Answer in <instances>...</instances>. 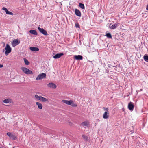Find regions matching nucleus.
Returning a JSON list of instances; mask_svg holds the SVG:
<instances>
[{
    "label": "nucleus",
    "mask_w": 148,
    "mask_h": 148,
    "mask_svg": "<svg viewBox=\"0 0 148 148\" xmlns=\"http://www.w3.org/2000/svg\"><path fill=\"white\" fill-rule=\"evenodd\" d=\"M5 51V54L6 55H8L11 51V48L8 44H6V47L5 48V49H3V51Z\"/></svg>",
    "instance_id": "f257e3e1"
},
{
    "label": "nucleus",
    "mask_w": 148,
    "mask_h": 148,
    "mask_svg": "<svg viewBox=\"0 0 148 148\" xmlns=\"http://www.w3.org/2000/svg\"><path fill=\"white\" fill-rule=\"evenodd\" d=\"M21 69L27 74H33L32 72L27 68L23 67L21 68Z\"/></svg>",
    "instance_id": "f03ea898"
},
{
    "label": "nucleus",
    "mask_w": 148,
    "mask_h": 148,
    "mask_svg": "<svg viewBox=\"0 0 148 148\" xmlns=\"http://www.w3.org/2000/svg\"><path fill=\"white\" fill-rule=\"evenodd\" d=\"M46 76V74L43 73L39 74L36 78V79L37 80H41L43 78H45Z\"/></svg>",
    "instance_id": "7ed1b4c3"
},
{
    "label": "nucleus",
    "mask_w": 148,
    "mask_h": 148,
    "mask_svg": "<svg viewBox=\"0 0 148 148\" xmlns=\"http://www.w3.org/2000/svg\"><path fill=\"white\" fill-rule=\"evenodd\" d=\"M38 29L40 32L43 35L45 36L48 35V34L47 31L45 30H44L43 28H41L40 27H38Z\"/></svg>",
    "instance_id": "20e7f679"
},
{
    "label": "nucleus",
    "mask_w": 148,
    "mask_h": 148,
    "mask_svg": "<svg viewBox=\"0 0 148 148\" xmlns=\"http://www.w3.org/2000/svg\"><path fill=\"white\" fill-rule=\"evenodd\" d=\"M20 43V41L18 39L14 40L12 42V45L13 47H14L18 45Z\"/></svg>",
    "instance_id": "39448f33"
},
{
    "label": "nucleus",
    "mask_w": 148,
    "mask_h": 148,
    "mask_svg": "<svg viewBox=\"0 0 148 148\" xmlns=\"http://www.w3.org/2000/svg\"><path fill=\"white\" fill-rule=\"evenodd\" d=\"M7 135L10 138H12L14 140H16L17 138L16 137L15 135L10 132H8L7 133Z\"/></svg>",
    "instance_id": "423d86ee"
},
{
    "label": "nucleus",
    "mask_w": 148,
    "mask_h": 148,
    "mask_svg": "<svg viewBox=\"0 0 148 148\" xmlns=\"http://www.w3.org/2000/svg\"><path fill=\"white\" fill-rule=\"evenodd\" d=\"M118 23H115L112 24L111 23L109 25V28L111 29H114L116 28L118 26Z\"/></svg>",
    "instance_id": "0eeeda50"
},
{
    "label": "nucleus",
    "mask_w": 148,
    "mask_h": 148,
    "mask_svg": "<svg viewBox=\"0 0 148 148\" xmlns=\"http://www.w3.org/2000/svg\"><path fill=\"white\" fill-rule=\"evenodd\" d=\"M134 105L133 104V103L132 102H130L128 103V108L130 111H133L134 108Z\"/></svg>",
    "instance_id": "6e6552de"
},
{
    "label": "nucleus",
    "mask_w": 148,
    "mask_h": 148,
    "mask_svg": "<svg viewBox=\"0 0 148 148\" xmlns=\"http://www.w3.org/2000/svg\"><path fill=\"white\" fill-rule=\"evenodd\" d=\"M48 87L51 88H52L55 89L56 87V85L52 82L49 83L47 84Z\"/></svg>",
    "instance_id": "1a4fd4ad"
},
{
    "label": "nucleus",
    "mask_w": 148,
    "mask_h": 148,
    "mask_svg": "<svg viewBox=\"0 0 148 148\" xmlns=\"http://www.w3.org/2000/svg\"><path fill=\"white\" fill-rule=\"evenodd\" d=\"M62 101L63 103L68 105H71L73 103V102L71 100H63Z\"/></svg>",
    "instance_id": "9d476101"
},
{
    "label": "nucleus",
    "mask_w": 148,
    "mask_h": 148,
    "mask_svg": "<svg viewBox=\"0 0 148 148\" xmlns=\"http://www.w3.org/2000/svg\"><path fill=\"white\" fill-rule=\"evenodd\" d=\"M29 49L31 51L34 52L38 51L39 50V49L36 47H31Z\"/></svg>",
    "instance_id": "9b49d317"
},
{
    "label": "nucleus",
    "mask_w": 148,
    "mask_h": 148,
    "mask_svg": "<svg viewBox=\"0 0 148 148\" xmlns=\"http://www.w3.org/2000/svg\"><path fill=\"white\" fill-rule=\"evenodd\" d=\"M64 54L62 53H57L55 56H53V58L54 59H57L60 58Z\"/></svg>",
    "instance_id": "f8f14e48"
},
{
    "label": "nucleus",
    "mask_w": 148,
    "mask_h": 148,
    "mask_svg": "<svg viewBox=\"0 0 148 148\" xmlns=\"http://www.w3.org/2000/svg\"><path fill=\"white\" fill-rule=\"evenodd\" d=\"M109 112L108 111H105L103 115V117L104 119H107L109 117Z\"/></svg>",
    "instance_id": "ddd939ff"
},
{
    "label": "nucleus",
    "mask_w": 148,
    "mask_h": 148,
    "mask_svg": "<svg viewBox=\"0 0 148 148\" xmlns=\"http://www.w3.org/2000/svg\"><path fill=\"white\" fill-rule=\"evenodd\" d=\"M75 14L79 17L81 16V13L79 10L77 9H75Z\"/></svg>",
    "instance_id": "4468645a"
},
{
    "label": "nucleus",
    "mask_w": 148,
    "mask_h": 148,
    "mask_svg": "<svg viewBox=\"0 0 148 148\" xmlns=\"http://www.w3.org/2000/svg\"><path fill=\"white\" fill-rule=\"evenodd\" d=\"M75 59L77 60H82L83 59V57L81 55H75L74 56Z\"/></svg>",
    "instance_id": "2eb2a0df"
},
{
    "label": "nucleus",
    "mask_w": 148,
    "mask_h": 148,
    "mask_svg": "<svg viewBox=\"0 0 148 148\" xmlns=\"http://www.w3.org/2000/svg\"><path fill=\"white\" fill-rule=\"evenodd\" d=\"M30 33L34 35H36L38 34L36 31L34 30H31L29 31Z\"/></svg>",
    "instance_id": "dca6fc26"
},
{
    "label": "nucleus",
    "mask_w": 148,
    "mask_h": 148,
    "mask_svg": "<svg viewBox=\"0 0 148 148\" xmlns=\"http://www.w3.org/2000/svg\"><path fill=\"white\" fill-rule=\"evenodd\" d=\"M36 105L38 106V108L40 109H42V105L39 102H37L36 103Z\"/></svg>",
    "instance_id": "f3484780"
},
{
    "label": "nucleus",
    "mask_w": 148,
    "mask_h": 148,
    "mask_svg": "<svg viewBox=\"0 0 148 148\" xmlns=\"http://www.w3.org/2000/svg\"><path fill=\"white\" fill-rule=\"evenodd\" d=\"M48 101V100L47 99L41 96V99L40 100V101L44 102L47 101Z\"/></svg>",
    "instance_id": "a211bd4d"
},
{
    "label": "nucleus",
    "mask_w": 148,
    "mask_h": 148,
    "mask_svg": "<svg viewBox=\"0 0 148 148\" xmlns=\"http://www.w3.org/2000/svg\"><path fill=\"white\" fill-rule=\"evenodd\" d=\"M34 97L36 100H40V101L41 97V96H38V95L36 94L35 95Z\"/></svg>",
    "instance_id": "6ab92c4d"
},
{
    "label": "nucleus",
    "mask_w": 148,
    "mask_h": 148,
    "mask_svg": "<svg viewBox=\"0 0 148 148\" xmlns=\"http://www.w3.org/2000/svg\"><path fill=\"white\" fill-rule=\"evenodd\" d=\"M143 58L145 60L148 62V55L147 54H145L143 57Z\"/></svg>",
    "instance_id": "aec40b11"
},
{
    "label": "nucleus",
    "mask_w": 148,
    "mask_h": 148,
    "mask_svg": "<svg viewBox=\"0 0 148 148\" xmlns=\"http://www.w3.org/2000/svg\"><path fill=\"white\" fill-rule=\"evenodd\" d=\"M106 36L108 38H112V36L111 34L110 33H106Z\"/></svg>",
    "instance_id": "412c9836"
},
{
    "label": "nucleus",
    "mask_w": 148,
    "mask_h": 148,
    "mask_svg": "<svg viewBox=\"0 0 148 148\" xmlns=\"http://www.w3.org/2000/svg\"><path fill=\"white\" fill-rule=\"evenodd\" d=\"M23 59L24 60V61L25 64L26 65H28L29 64V61H28V60L26 58H24Z\"/></svg>",
    "instance_id": "4be33fe9"
},
{
    "label": "nucleus",
    "mask_w": 148,
    "mask_h": 148,
    "mask_svg": "<svg viewBox=\"0 0 148 148\" xmlns=\"http://www.w3.org/2000/svg\"><path fill=\"white\" fill-rule=\"evenodd\" d=\"M108 66L109 68L111 67V66L115 67L116 68H117V67H120V65H118L116 66H114V65H112L111 64H109L108 65Z\"/></svg>",
    "instance_id": "5701e85b"
},
{
    "label": "nucleus",
    "mask_w": 148,
    "mask_h": 148,
    "mask_svg": "<svg viewBox=\"0 0 148 148\" xmlns=\"http://www.w3.org/2000/svg\"><path fill=\"white\" fill-rule=\"evenodd\" d=\"M79 6L82 9H84L85 8L83 4L80 3L79 4Z\"/></svg>",
    "instance_id": "b1692460"
},
{
    "label": "nucleus",
    "mask_w": 148,
    "mask_h": 148,
    "mask_svg": "<svg viewBox=\"0 0 148 148\" xmlns=\"http://www.w3.org/2000/svg\"><path fill=\"white\" fill-rule=\"evenodd\" d=\"M10 101V99H7L3 101V102L6 103H9Z\"/></svg>",
    "instance_id": "393cba45"
},
{
    "label": "nucleus",
    "mask_w": 148,
    "mask_h": 148,
    "mask_svg": "<svg viewBox=\"0 0 148 148\" xmlns=\"http://www.w3.org/2000/svg\"><path fill=\"white\" fill-rule=\"evenodd\" d=\"M88 125V123L87 122H83L81 123V125L83 126H87Z\"/></svg>",
    "instance_id": "a878e982"
},
{
    "label": "nucleus",
    "mask_w": 148,
    "mask_h": 148,
    "mask_svg": "<svg viewBox=\"0 0 148 148\" xmlns=\"http://www.w3.org/2000/svg\"><path fill=\"white\" fill-rule=\"evenodd\" d=\"M83 138L86 140H88V137L87 136H86L84 135H83L82 136Z\"/></svg>",
    "instance_id": "bb28decb"
},
{
    "label": "nucleus",
    "mask_w": 148,
    "mask_h": 148,
    "mask_svg": "<svg viewBox=\"0 0 148 148\" xmlns=\"http://www.w3.org/2000/svg\"><path fill=\"white\" fill-rule=\"evenodd\" d=\"M6 13L7 14H9V15H13V14L12 12L9 11L8 10L6 12Z\"/></svg>",
    "instance_id": "cd10ccee"
},
{
    "label": "nucleus",
    "mask_w": 148,
    "mask_h": 148,
    "mask_svg": "<svg viewBox=\"0 0 148 148\" xmlns=\"http://www.w3.org/2000/svg\"><path fill=\"white\" fill-rule=\"evenodd\" d=\"M75 26L76 28H79V25L78 23H75Z\"/></svg>",
    "instance_id": "c85d7f7f"
},
{
    "label": "nucleus",
    "mask_w": 148,
    "mask_h": 148,
    "mask_svg": "<svg viewBox=\"0 0 148 148\" xmlns=\"http://www.w3.org/2000/svg\"><path fill=\"white\" fill-rule=\"evenodd\" d=\"M2 10H4L6 12L8 10L5 7H3L2 8Z\"/></svg>",
    "instance_id": "c756f323"
},
{
    "label": "nucleus",
    "mask_w": 148,
    "mask_h": 148,
    "mask_svg": "<svg viewBox=\"0 0 148 148\" xmlns=\"http://www.w3.org/2000/svg\"><path fill=\"white\" fill-rule=\"evenodd\" d=\"M103 109H104V110L105 111H108V109L107 108H105V107H103Z\"/></svg>",
    "instance_id": "7c9ffc66"
},
{
    "label": "nucleus",
    "mask_w": 148,
    "mask_h": 148,
    "mask_svg": "<svg viewBox=\"0 0 148 148\" xmlns=\"http://www.w3.org/2000/svg\"><path fill=\"white\" fill-rule=\"evenodd\" d=\"M108 68H106V69H106V72H105L106 73H108V72H109V71H108Z\"/></svg>",
    "instance_id": "2f4dec72"
},
{
    "label": "nucleus",
    "mask_w": 148,
    "mask_h": 148,
    "mask_svg": "<svg viewBox=\"0 0 148 148\" xmlns=\"http://www.w3.org/2000/svg\"><path fill=\"white\" fill-rule=\"evenodd\" d=\"M146 10H148V5H147V7L146 8Z\"/></svg>",
    "instance_id": "473e14b6"
},
{
    "label": "nucleus",
    "mask_w": 148,
    "mask_h": 148,
    "mask_svg": "<svg viewBox=\"0 0 148 148\" xmlns=\"http://www.w3.org/2000/svg\"><path fill=\"white\" fill-rule=\"evenodd\" d=\"M77 106V105L76 104H75L73 105H72V106H75V107H76Z\"/></svg>",
    "instance_id": "72a5a7b5"
},
{
    "label": "nucleus",
    "mask_w": 148,
    "mask_h": 148,
    "mask_svg": "<svg viewBox=\"0 0 148 148\" xmlns=\"http://www.w3.org/2000/svg\"><path fill=\"white\" fill-rule=\"evenodd\" d=\"M3 66V65H2L1 64H0V68L2 67Z\"/></svg>",
    "instance_id": "f704fd0d"
},
{
    "label": "nucleus",
    "mask_w": 148,
    "mask_h": 148,
    "mask_svg": "<svg viewBox=\"0 0 148 148\" xmlns=\"http://www.w3.org/2000/svg\"><path fill=\"white\" fill-rule=\"evenodd\" d=\"M111 64H112V65H114V66H115V65H114V64H115V63H112Z\"/></svg>",
    "instance_id": "c9c22d12"
},
{
    "label": "nucleus",
    "mask_w": 148,
    "mask_h": 148,
    "mask_svg": "<svg viewBox=\"0 0 148 148\" xmlns=\"http://www.w3.org/2000/svg\"><path fill=\"white\" fill-rule=\"evenodd\" d=\"M0 148H4L3 147H0Z\"/></svg>",
    "instance_id": "e433bc0d"
},
{
    "label": "nucleus",
    "mask_w": 148,
    "mask_h": 148,
    "mask_svg": "<svg viewBox=\"0 0 148 148\" xmlns=\"http://www.w3.org/2000/svg\"><path fill=\"white\" fill-rule=\"evenodd\" d=\"M15 147H13V148H15Z\"/></svg>",
    "instance_id": "4c0bfd02"
},
{
    "label": "nucleus",
    "mask_w": 148,
    "mask_h": 148,
    "mask_svg": "<svg viewBox=\"0 0 148 148\" xmlns=\"http://www.w3.org/2000/svg\"><path fill=\"white\" fill-rule=\"evenodd\" d=\"M131 132H132V131H131ZM132 133H133V132H132Z\"/></svg>",
    "instance_id": "58836bf2"
}]
</instances>
